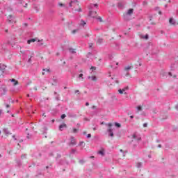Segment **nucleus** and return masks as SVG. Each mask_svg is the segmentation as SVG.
Returning a JSON list of instances; mask_svg holds the SVG:
<instances>
[{
    "instance_id": "f257e3e1",
    "label": "nucleus",
    "mask_w": 178,
    "mask_h": 178,
    "mask_svg": "<svg viewBox=\"0 0 178 178\" xmlns=\"http://www.w3.org/2000/svg\"><path fill=\"white\" fill-rule=\"evenodd\" d=\"M149 47H152V51L151 54L152 55H156L159 52V49H158V47L152 44V42L149 43Z\"/></svg>"
},
{
    "instance_id": "f03ea898",
    "label": "nucleus",
    "mask_w": 178,
    "mask_h": 178,
    "mask_svg": "<svg viewBox=\"0 0 178 178\" xmlns=\"http://www.w3.org/2000/svg\"><path fill=\"white\" fill-rule=\"evenodd\" d=\"M69 6L70 8H76V6H79V1L77 0H71Z\"/></svg>"
},
{
    "instance_id": "7ed1b4c3",
    "label": "nucleus",
    "mask_w": 178,
    "mask_h": 178,
    "mask_svg": "<svg viewBox=\"0 0 178 178\" xmlns=\"http://www.w3.org/2000/svg\"><path fill=\"white\" fill-rule=\"evenodd\" d=\"M170 70L172 72H178V64L177 63L171 64Z\"/></svg>"
},
{
    "instance_id": "20e7f679",
    "label": "nucleus",
    "mask_w": 178,
    "mask_h": 178,
    "mask_svg": "<svg viewBox=\"0 0 178 178\" xmlns=\"http://www.w3.org/2000/svg\"><path fill=\"white\" fill-rule=\"evenodd\" d=\"M0 92H1V95H5L6 92H8V89L6 88V86L2 85L0 88Z\"/></svg>"
},
{
    "instance_id": "39448f33",
    "label": "nucleus",
    "mask_w": 178,
    "mask_h": 178,
    "mask_svg": "<svg viewBox=\"0 0 178 178\" xmlns=\"http://www.w3.org/2000/svg\"><path fill=\"white\" fill-rule=\"evenodd\" d=\"M123 19L124 20H125L126 22H129V20H131V15H129V14L127 13H124L123 15Z\"/></svg>"
},
{
    "instance_id": "423d86ee",
    "label": "nucleus",
    "mask_w": 178,
    "mask_h": 178,
    "mask_svg": "<svg viewBox=\"0 0 178 178\" xmlns=\"http://www.w3.org/2000/svg\"><path fill=\"white\" fill-rule=\"evenodd\" d=\"M124 5H125L124 1H120V2L118 3V9H124Z\"/></svg>"
},
{
    "instance_id": "0eeeda50",
    "label": "nucleus",
    "mask_w": 178,
    "mask_h": 178,
    "mask_svg": "<svg viewBox=\"0 0 178 178\" xmlns=\"http://www.w3.org/2000/svg\"><path fill=\"white\" fill-rule=\"evenodd\" d=\"M107 133H108L109 137H113V129L112 128H109L108 129H107Z\"/></svg>"
},
{
    "instance_id": "6e6552de",
    "label": "nucleus",
    "mask_w": 178,
    "mask_h": 178,
    "mask_svg": "<svg viewBox=\"0 0 178 178\" xmlns=\"http://www.w3.org/2000/svg\"><path fill=\"white\" fill-rule=\"evenodd\" d=\"M133 138L135 141H140V140H141V137L137 135V134H134L133 135Z\"/></svg>"
},
{
    "instance_id": "1a4fd4ad",
    "label": "nucleus",
    "mask_w": 178,
    "mask_h": 178,
    "mask_svg": "<svg viewBox=\"0 0 178 178\" xmlns=\"http://www.w3.org/2000/svg\"><path fill=\"white\" fill-rule=\"evenodd\" d=\"M168 74H169L170 76H172V72H168H168H166L165 71H161V76L162 77H165V76H167Z\"/></svg>"
},
{
    "instance_id": "9d476101",
    "label": "nucleus",
    "mask_w": 178,
    "mask_h": 178,
    "mask_svg": "<svg viewBox=\"0 0 178 178\" xmlns=\"http://www.w3.org/2000/svg\"><path fill=\"white\" fill-rule=\"evenodd\" d=\"M69 145H76V139H74V137H71V142L70 143Z\"/></svg>"
},
{
    "instance_id": "9b49d317",
    "label": "nucleus",
    "mask_w": 178,
    "mask_h": 178,
    "mask_svg": "<svg viewBox=\"0 0 178 178\" xmlns=\"http://www.w3.org/2000/svg\"><path fill=\"white\" fill-rule=\"evenodd\" d=\"M95 15H97V12L90 10L89 12L88 15L90 16L91 17H95Z\"/></svg>"
},
{
    "instance_id": "f8f14e48",
    "label": "nucleus",
    "mask_w": 178,
    "mask_h": 178,
    "mask_svg": "<svg viewBox=\"0 0 178 178\" xmlns=\"http://www.w3.org/2000/svg\"><path fill=\"white\" fill-rule=\"evenodd\" d=\"M134 12V9L131 8V9H129L128 11L125 13H127V15H129L130 16H131V15H133Z\"/></svg>"
},
{
    "instance_id": "ddd939ff",
    "label": "nucleus",
    "mask_w": 178,
    "mask_h": 178,
    "mask_svg": "<svg viewBox=\"0 0 178 178\" xmlns=\"http://www.w3.org/2000/svg\"><path fill=\"white\" fill-rule=\"evenodd\" d=\"M8 23H15V20H13V16L9 15L8 16Z\"/></svg>"
},
{
    "instance_id": "4468645a",
    "label": "nucleus",
    "mask_w": 178,
    "mask_h": 178,
    "mask_svg": "<svg viewBox=\"0 0 178 178\" xmlns=\"http://www.w3.org/2000/svg\"><path fill=\"white\" fill-rule=\"evenodd\" d=\"M94 6H95V8H98V5H97V3H95V4L91 3V4H90V6H88V9H89L90 10H91V9H92V8H94Z\"/></svg>"
},
{
    "instance_id": "2eb2a0df",
    "label": "nucleus",
    "mask_w": 178,
    "mask_h": 178,
    "mask_svg": "<svg viewBox=\"0 0 178 178\" xmlns=\"http://www.w3.org/2000/svg\"><path fill=\"white\" fill-rule=\"evenodd\" d=\"M3 131H4L6 136H9V135L12 134V133H10V132L9 131V130L8 129V128H5V129H3Z\"/></svg>"
},
{
    "instance_id": "dca6fc26",
    "label": "nucleus",
    "mask_w": 178,
    "mask_h": 178,
    "mask_svg": "<svg viewBox=\"0 0 178 178\" xmlns=\"http://www.w3.org/2000/svg\"><path fill=\"white\" fill-rule=\"evenodd\" d=\"M169 23L170 24L175 26V24H176V21L173 18H170Z\"/></svg>"
},
{
    "instance_id": "f3484780",
    "label": "nucleus",
    "mask_w": 178,
    "mask_h": 178,
    "mask_svg": "<svg viewBox=\"0 0 178 178\" xmlns=\"http://www.w3.org/2000/svg\"><path fill=\"white\" fill-rule=\"evenodd\" d=\"M64 127H66V124L63 123L59 126V130L60 131H63Z\"/></svg>"
},
{
    "instance_id": "a211bd4d",
    "label": "nucleus",
    "mask_w": 178,
    "mask_h": 178,
    "mask_svg": "<svg viewBox=\"0 0 178 178\" xmlns=\"http://www.w3.org/2000/svg\"><path fill=\"white\" fill-rule=\"evenodd\" d=\"M79 24L81 27H84V26H86V22H84V20L81 19Z\"/></svg>"
},
{
    "instance_id": "6ab92c4d",
    "label": "nucleus",
    "mask_w": 178,
    "mask_h": 178,
    "mask_svg": "<svg viewBox=\"0 0 178 178\" xmlns=\"http://www.w3.org/2000/svg\"><path fill=\"white\" fill-rule=\"evenodd\" d=\"M54 95H56V101H60V96H59V95H58V92H54Z\"/></svg>"
},
{
    "instance_id": "aec40b11",
    "label": "nucleus",
    "mask_w": 178,
    "mask_h": 178,
    "mask_svg": "<svg viewBox=\"0 0 178 178\" xmlns=\"http://www.w3.org/2000/svg\"><path fill=\"white\" fill-rule=\"evenodd\" d=\"M5 69H6V65H1L0 64V70H1V72H4L5 71Z\"/></svg>"
},
{
    "instance_id": "412c9836",
    "label": "nucleus",
    "mask_w": 178,
    "mask_h": 178,
    "mask_svg": "<svg viewBox=\"0 0 178 178\" xmlns=\"http://www.w3.org/2000/svg\"><path fill=\"white\" fill-rule=\"evenodd\" d=\"M10 81L12 83H14V86H17V84H19V82L17 81H16V79H10Z\"/></svg>"
},
{
    "instance_id": "4be33fe9",
    "label": "nucleus",
    "mask_w": 178,
    "mask_h": 178,
    "mask_svg": "<svg viewBox=\"0 0 178 178\" xmlns=\"http://www.w3.org/2000/svg\"><path fill=\"white\" fill-rule=\"evenodd\" d=\"M37 41V39H31L28 40L27 43L30 44L31 42H35Z\"/></svg>"
},
{
    "instance_id": "5701e85b",
    "label": "nucleus",
    "mask_w": 178,
    "mask_h": 178,
    "mask_svg": "<svg viewBox=\"0 0 178 178\" xmlns=\"http://www.w3.org/2000/svg\"><path fill=\"white\" fill-rule=\"evenodd\" d=\"M69 51H70V54H76V49H74L73 48H70Z\"/></svg>"
},
{
    "instance_id": "b1692460",
    "label": "nucleus",
    "mask_w": 178,
    "mask_h": 178,
    "mask_svg": "<svg viewBox=\"0 0 178 178\" xmlns=\"http://www.w3.org/2000/svg\"><path fill=\"white\" fill-rule=\"evenodd\" d=\"M88 79H91L92 81H95L97 80V76H88Z\"/></svg>"
},
{
    "instance_id": "393cba45",
    "label": "nucleus",
    "mask_w": 178,
    "mask_h": 178,
    "mask_svg": "<svg viewBox=\"0 0 178 178\" xmlns=\"http://www.w3.org/2000/svg\"><path fill=\"white\" fill-rule=\"evenodd\" d=\"M115 127H118V129H120L122 127V125L118 122H115Z\"/></svg>"
},
{
    "instance_id": "a878e982",
    "label": "nucleus",
    "mask_w": 178,
    "mask_h": 178,
    "mask_svg": "<svg viewBox=\"0 0 178 178\" xmlns=\"http://www.w3.org/2000/svg\"><path fill=\"white\" fill-rule=\"evenodd\" d=\"M98 154L99 155H102V156H104L105 155V152H104V150H100L98 152Z\"/></svg>"
},
{
    "instance_id": "bb28decb",
    "label": "nucleus",
    "mask_w": 178,
    "mask_h": 178,
    "mask_svg": "<svg viewBox=\"0 0 178 178\" xmlns=\"http://www.w3.org/2000/svg\"><path fill=\"white\" fill-rule=\"evenodd\" d=\"M140 38H143L145 40H148V35H140Z\"/></svg>"
},
{
    "instance_id": "cd10ccee",
    "label": "nucleus",
    "mask_w": 178,
    "mask_h": 178,
    "mask_svg": "<svg viewBox=\"0 0 178 178\" xmlns=\"http://www.w3.org/2000/svg\"><path fill=\"white\" fill-rule=\"evenodd\" d=\"M67 24H68V27L70 29H72V26L73 24V22L70 21V22H67Z\"/></svg>"
},
{
    "instance_id": "c85d7f7f",
    "label": "nucleus",
    "mask_w": 178,
    "mask_h": 178,
    "mask_svg": "<svg viewBox=\"0 0 178 178\" xmlns=\"http://www.w3.org/2000/svg\"><path fill=\"white\" fill-rule=\"evenodd\" d=\"M103 39L102 38H98L97 39V44H102Z\"/></svg>"
},
{
    "instance_id": "c756f323",
    "label": "nucleus",
    "mask_w": 178,
    "mask_h": 178,
    "mask_svg": "<svg viewBox=\"0 0 178 178\" xmlns=\"http://www.w3.org/2000/svg\"><path fill=\"white\" fill-rule=\"evenodd\" d=\"M130 69H131V66H127V67H124V70H125L126 72H127V70H130Z\"/></svg>"
},
{
    "instance_id": "7c9ffc66",
    "label": "nucleus",
    "mask_w": 178,
    "mask_h": 178,
    "mask_svg": "<svg viewBox=\"0 0 178 178\" xmlns=\"http://www.w3.org/2000/svg\"><path fill=\"white\" fill-rule=\"evenodd\" d=\"M136 166H137V168H141V166H143V163H138L136 164Z\"/></svg>"
},
{
    "instance_id": "2f4dec72",
    "label": "nucleus",
    "mask_w": 178,
    "mask_h": 178,
    "mask_svg": "<svg viewBox=\"0 0 178 178\" xmlns=\"http://www.w3.org/2000/svg\"><path fill=\"white\" fill-rule=\"evenodd\" d=\"M43 72H47V73H51V70L49 69H43Z\"/></svg>"
},
{
    "instance_id": "473e14b6",
    "label": "nucleus",
    "mask_w": 178,
    "mask_h": 178,
    "mask_svg": "<svg viewBox=\"0 0 178 178\" xmlns=\"http://www.w3.org/2000/svg\"><path fill=\"white\" fill-rule=\"evenodd\" d=\"M124 91H125V90L124 89H120L119 90H118V92H119V93L120 94H123V92H124Z\"/></svg>"
},
{
    "instance_id": "72a5a7b5",
    "label": "nucleus",
    "mask_w": 178,
    "mask_h": 178,
    "mask_svg": "<svg viewBox=\"0 0 178 178\" xmlns=\"http://www.w3.org/2000/svg\"><path fill=\"white\" fill-rule=\"evenodd\" d=\"M138 144V142H137L136 144H134V145H132V148H134V149L136 148Z\"/></svg>"
},
{
    "instance_id": "f704fd0d",
    "label": "nucleus",
    "mask_w": 178,
    "mask_h": 178,
    "mask_svg": "<svg viewBox=\"0 0 178 178\" xmlns=\"http://www.w3.org/2000/svg\"><path fill=\"white\" fill-rule=\"evenodd\" d=\"M137 111H143V107H141V106H138L137 107Z\"/></svg>"
},
{
    "instance_id": "c9c22d12",
    "label": "nucleus",
    "mask_w": 178,
    "mask_h": 178,
    "mask_svg": "<svg viewBox=\"0 0 178 178\" xmlns=\"http://www.w3.org/2000/svg\"><path fill=\"white\" fill-rule=\"evenodd\" d=\"M76 149H71V152H70V154H74L76 152Z\"/></svg>"
},
{
    "instance_id": "e433bc0d",
    "label": "nucleus",
    "mask_w": 178,
    "mask_h": 178,
    "mask_svg": "<svg viewBox=\"0 0 178 178\" xmlns=\"http://www.w3.org/2000/svg\"><path fill=\"white\" fill-rule=\"evenodd\" d=\"M83 144H84V145H86V143H84V142L81 141L79 143V146L81 147V145H83Z\"/></svg>"
},
{
    "instance_id": "4c0bfd02",
    "label": "nucleus",
    "mask_w": 178,
    "mask_h": 178,
    "mask_svg": "<svg viewBox=\"0 0 178 178\" xmlns=\"http://www.w3.org/2000/svg\"><path fill=\"white\" fill-rule=\"evenodd\" d=\"M84 162L85 161L83 159L79 160V163H81V165H83Z\"/></svg>"
},
{
    "instance_id": "58836bf2",
    "label": "nucleus",
    "mask_w": 178,
    "mask_h": 178,
    "mask_svg": "<svg viewBox=\"0 0 178 178\" xmlns=\"http://www.w3.org/2000/svg\"><path fill=\"white\" fill-rule=\"evenodd\" d=\"M58 6H61V7H63L65 8V4L62 3H58Z\"/></svg>"
},
{
    "instance_id": "ea45409f",
    "label": "nucleus",
    "mask_w": 178,
    "mask_h": 178,
    "mask_svg": "<svg viewBox=\"0 0 178 178\" xmlns=\"http://www.w3.org/2000/svg\"><path fill=\"white\" fill-rule=\"evenodd\" d=\"M97 19L99 22H102V18L101 17H98Z\"/></svg>"
},
{
    "instance_id": "a19ab883",
    "label": "nucleus",
    "mask_w": 178,
    "mask_h": 178,
    "mask_svg": "<svg viewBox=\"0 0 178 178\" xmlns=\"http://www.w3.org/2000/svg\"><path fill=\"white\" fill-rule=\"evenodd\" d=\"M76 12H82V10L81 8H79V9H75Z\"/></svg>"
},
{
    "instance_id": "79ce46f5",
    "label": "nucleus",
    "mask_w": 178,
    "mask_h": 178,
    "mask_svg": "<svg viewBox=\"0 0 178 178\" xmlns=\"http://www.w3.org/2000/svg\"><path fill=\"white\" fill-rule=\"evenodd\" d=\"M9 102H11V104H15V101L12 100V99H8Z\"/></svg>"
},
{
    "instance_id": "37998d69",
    "label": "nucleus",
    "mask_w": 178,
    "mask_h": 178,
    "mask_svg": "<svg viewBox=\"0 0 178 178\" xmlns=\"http://www.w3.org/2000/svg\"><path fill=\"white\" fill-rule=\"evenodd\" d=\"M31 58H33V56H31L30 58H29L28 63H31Z\"/></svg>"
},
{
    "instance_id": "c03bdc74",
    "label": "nucleus",
    "mask_w": 178,
    "mask_h": 178,
    "mask_svg": "<svg viewBox=\"0 0 178 178\" xmlns=\"http://www.w3.org/2000/svg\"><path fill=\"white\" fill-rule=\"evenodd\" d=\"M65 118H66V115L65 114H63L61 115V119H65Z\"/></svg>"
},
{
    "instance_id": "a18cd8bd",
    "label": "nucleus",
    "mask_w": 178,
    "mask_h": 178,
    "mask_svg": "<svg viewBox=\"0 0 178 178\" xmlns=\"http://www.w3.org/2000/svg\"><path fill=\"white\" fill-rule=\"evenodd\" d=\"M79 79H81L82 80L84 79L83 78V74H79Z\"/></svg>"
},
{
    "instance_id": "49530a36",
    "label": "nucleus",
    "mask_w": 178,
    "mask_h": 178,
    "mask_svg": "<svg viewBox=\"0 0 178 178\" xmlns=\"http://www.w3.org/2000/svg\"><path fill=\"white\" fill-rule=\"evenodd\" d=\"M87 138H91V134H88L87 135Z\"/></svg>"
},
{
    "instance_id": "de8ad7c7",
    "label": "nucleus",
    "mask_w": 178,
    "mask_h": 178,
    "mask_svg": "<svg viewBox=\"0 0 178 178\" xmlns=\"http://www.w3.org/2000/svg\"><path fill=\"white\" fill-rule=\"evenodd\" d=\"M23 2H24L23 0H19L18 1V3H20V4L23 3Z\"/></svg>"
},
{
    "instance_id": "09e8293b",
    "label": "nucleus",
    "mask_w": 178,
    "mask_h": 178,
    "mask_svg": "<svg viewBox=\"0 0 178 178\" xmlns=\"http://www.w3.org/2000/svg\"><path fill=\"white\" fill-rule=\"evenodd\" d=\"M73 133H77V129L74 128V129H73Z\"/></svg>"
},
{
    "instance_id": "8fccbe9b",
    "label": "nucleus",
    "mask_w": 178,
    "mask_h": 178,
    "mask_svg": "<svg viewBox=\"0 0 178 178\" xmlns=\"http://www.w3.org/2000/svg\"><path fill=\"white\" fill-rule=\"evenodd\" d=\"M92 45H93L92 43H89V48H92Z\"/></svg>"
},
{
    "instance_id": "3c124183",
    "label": "nucleus",
    "mask_w": 178,
    "mask_h": 178,
    "mask_svg": "<svg viewBox=\"0 0 178 178\" xmlns=\"http://www.w3.org/2000/svg\"><path fill=\"white\" fill-rule=\"evenodd\" d=\"M76 33H77V30H73L72 31V34H76Z\"/></svg>"
},
{
    "instance_id": "603ef678",
    "label": "nucleus",
    "mask_w": 178,
    "mask_h": 178,
    "mask_svg": "<svg viewBox=\"0 0 178 178\" xmlns=\"http://www.w3.org/2000/svg\"><path fill=\"white\" fill-rule=\"evenodd\" d=\"M147 126H148V124L147 123L143 124V127H147Z\"/></svg>"
},
{
    "instance_id": "864d4df0",
    "label": "nucleus",
    "mask_w": 178,
    "mask_h": 178,
    "mask_svg": "<svg viewBox=\"0 0 178 178\" xmlns=\"http://www.w3.org/2000/svg\"><path fill=\"white\" fill-rule=\"evenodd\" d=\"M108 127H112L113 124H112V123H108Z\"/></svg>"
},
{
    "instance_id": "5fc2aeb1",
    "label": "nucleus",
    "mask_w": 178,
    "mask_h": 178,
    "mask_svg": "<svg viewBox=\"0 0 178 178\" xmlns=\"http://www.w3.org/2000/svg\"><path fill=\"white\" fill-rule=\"evenodd\" d=\"M10 105L9 104H6V108H10Z\"/></svg>"
},
{
    "instance_id": "6e6d98bb",
    "label": "nucleus",
    "mask_w": 178,
    "mask_h": 178,
    "mask_svg": "<svg viewBox=\"0 0 178 178\" xmlns=\"http://www.w3.org/2000/svg\"><path fill=\"white\" fill-rule=\"evenodd\" d=\"M158 148H162V145H159Z\"/></svg>"
},
{
    "instance_id": "4d7b16f0",
    "label": "nucleus",
    "mask_w": 178,
    "mask_h": 178,
    "mask_svg": "<svg viewBox=\"0 0 178 178\" xmlns=\"http://www.w3.org/2000/svg\"><path fill=\"white\" fill-rule=\"evenodd\" d=\"M129 72H127V74H126V76L127 77V76H129Z\"/></svg>"
},
{
    "instance_id": "13d9d810",
    "label": "nucleus",
    "mask_w": 178,
    "mask_h": 178,
    "mask_svg": "<svg viewBox=\"0 0 178 178\" xmlns=\"http://www.w3.org/2000/svg\"><path fill=\"white\" fill-rule=\"evenodd\" d=\"M88 105H90V103L86 102V106H88Z\"/></svg>"
},
{
    "instance_id": "bf43d9fd",
    "label": "nucleus",
    "mask_w": 178,
    "mask_h": 178,
    "mask_svg": "<svg viewBox=\"0 0 178 178\" xmlns=\"http://www.w3.org/2000/svg\"><path fill=\"white\" fill-rule=\"evenodd\" d=\"M33 89L35 90V91H37V86H35Z\"/></svg>"
},
{
    "instance_id": "052dcab7",
    "label": "nucleus",
    "mask_w": 178,
    "mask_h": 178,
    "mask_svg": "<svg viewBox=\"0 0 178 178\" xmlns=\"http://www.w3.org/2000/svg\"><path fill=\"white\" fill-rule=\"evenodd\" d=\"M77 92H80V91L79 90L75 91V94H77Z\"/></svg>"
},
{
    "instance_id": "680f3d73",
    "label": "nucleus",
    "mask_w": 178,
    "mask_h": 178,
    "mask_svg": "<svg viewBox=\"0 0 178 178\" xmlns=\"http://www.w3.org/2000/svg\"><path fill=\"white\" fill-rule=\"evenodd\" d=\"M13 138H14V140H17L16 136H15V135L13 136Z\"/></svg>"
},
{
    "instance_id": "e2e57ef3",
    "label": "nucleus",
    "mask_w": 178,
    "mask_h": 178,
    "mask_svg": "<svg viewBox=\"0 0 178 178\" xmlns=\"http://www.w3.org/2000/svg\"><path fill=\"white\" fill-rule=\"evenodd\" d=\"M83 134L84 136H86V134H87V132L83 131Z\"/></svg>"
},
{
    "instance_id": "0e129e2a",
    "label": "nucleus",
    "mask_w": 178,
    "mask_h": 178,
    "mask_svg": "<svg viewBox=\"0 0 178 178\" xmlns=\"http://www.w3.org/2000/svg\"><path fill=\"white\" fill-rule=\"evenodd\" d=\"M91 69H92V70H95V67H92Z\"/></svg>"
},
{
    "instance_id": "69168bd1",
    "label": "nucleus",
    "mask_w": 178,
    "mask_h": 178,
    "mask_svg": "<svg viewBox=\"0 0 178 178\" xmlns=\"http://www.w3.org/2000/svg\"><path fill=\"white\" fill-rule=\"evenodd\" d=\"M123 90H125V91H126V90H129V88L127 87V88H123Z\"/></svg>"
},
{
    "instance_id": "338daca9",
    "label": "nucleus",
    "mask_w": 178,
    "mask_h": 178,
    "mask_svg": "<svg viewBox=\"0 0 178 178\" xmlns=\"http://www.w3.org/2000/svg\"><path fill=\"white\" fill-rule=\"evenodd\" d=\"M130 118H131V119H134V116L131 115Z\"/></svg>"
},
{
    "instance_id": "774afa93",
    "label": "nucleus",
    "mask_w": 178,
    "mask_h": 178,
    "mask_svg": "<svg viewBox=\"0 0 178 178\" xmlns=\"http://www.w3.org/2000/svg\"><path fill=\"white\" fill-rule=\"evenodd\" d=\"M159 15H162V12H161V11H159Z\"/></svg>"
}]
</instances>
